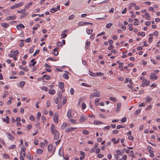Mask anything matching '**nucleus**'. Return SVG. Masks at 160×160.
<instances>
[{
	"label": "nucleus",
	"instance_id": "obj_18",
	"mask_svg": "<svg viewBox=\"0 0 160 160\" xmlns=\"http://www.w3.org/2000/svg\"><path fill=\"white\" fill-rule=\"evenodd\" d=\"M32 2H31L30 3H28L25 6V8L26 9H28V8L32 4Z\"/></svg>",
	"mask_w": 160,
	"mask_h": 160
},
{
	"label": "nucleus",
	"instance_id": "obj_44",
	"mask_svg": "<svg viewBox=\"0 0 160 160\" xmlns=\"http://www.w3.org/2000/svg\"><path fill=\"white\" fill-rule=\"evenodd\" d=\"M67 34L62 32L61 34V37L62 38H65L67 36Z\"/></svg>",
	"mask_w": 160,
	"mask_h": 160
},
{
	"label": "nucleus",
	"instance_id": "obj_47",
	"mask_svg": "<svg viewBox=\"0 0 160 160\" xmlns=\"http://www.w3.org/2000/svg\"><path fill=\"white\" fill-rule=\"evenodd\" d=\"M85 118L82 116H81L79 119V121L81 122H83L85 121Z\"/></svg>",
	"mask_w": 160,
	"mask_h": 160
},
{
	"label": "nucleus",
	"instance_id": "obj_4",
	"mask_svg": "<svg viewBox=\"0 0 160 160\" xmlns=\"http://www.w3.org/2000/svg\"><path fill=\"white\" fill-rule=\"evenodd\" d=\"M53 120L55 123H58V115L57 113H55Z\"/></svg>",
	"mask_w": 160,
	"mask_h": 160
},
{
	"label": "nucleus",
	"instance_id": "obj_20",
	"mask_svg": "<svg viewBox=\"0 0 160 160\" xmlns=\"http://www.w3.org/2000/svg\"><path fill=\"white\" fill-rule=\"evenodd\" d=\"M62 77L64 78L65 79H68L69 78V76L68 75V74L66 73H64L62 75Z\"/></svg>",
	"mask_w": 160,
	"mask_h": 160
},
{
	"label": "nucleus",
	"instance_id": "obj_25",
	"mask_svg": "<svg viewBox=\"0 0 160 160\" xmlns=\"http://www.w3.org/2000/svg\"><path fill=\"white\" fill-rule=\"evenodd\" d=\"M26 12V9H24L22 10L18 11H17V12L19 13H23L24 12Z\"/></svg>",
	"mask_w": 160,
	"mask_h": 160
},
{
	"label": "nucleus",
	"instance_id": "obj_64",
	"mask_svg": "<svg viewBox=\"0 0 160 160\" xmlns=\"http://www.w3.org/2000/svg\"><path fill=\"white\" fill-rule=\"evenodd\" d=\"M127 158V156L126 155H124L122 158V160H126Z\"/></svg>",
	"mask_w": 160,
	"mask_h": 160
},
{
	"label": "nucleus",
	"instance_id": "obj_50",
	"mask_svg": "<svg viewBox=\"0 0 160 160\" xmlns=\"http://www.w3.org/2000/svg\"><path fill=\"white\" fill-rule=\"evenodd\" d=\"M96 76H102L104 74L102 72H101L96 73Z\"/></svg>",
	"mask_w": 160,
	"mask_h": 160
},
{
	"label": "nucleus",
	"instance_id": "obj_2",
	"mask_svg": "<svg viewBox=\"0 0 160 160\" xmlns=\"http://www.w3.org/2000/svg\"><path fill=\"white\" fill-rule=\"evenodd\" d=\"M95 92H93L90 95V98L91 99L94 98V97H99L100 96V92L97 90H94Z\"/></svg>",
	"mask_w": 160,
	"mask_h": 160
},
{
	"label": "nucleus",
	"instance_id": "obj_7",
	"mask_svg": "<svg viewBox=\"0 0 160 160\" xmlns=\"http://www.w3.org/2000/svg\"><path fill=\"white\" fill-rule=\"evenodd\" d=\"M16 18V16L15 15H13L11 16H9L7 17L6 19V20L7 21L11 20H14Z\"/></svg>",
	"mask_w": 160,
	"mask_h": 160
},
{
	"label": "nucleus",
	"instance_id": "obj_14",
	"mask_svg": "<svg viewBox=\"0 0 160 160\" xmlns=\"http://www.w3.org/2000/svg\"><path fill=\"white\" fill-rule=\"evenodd\" d=\"M90 42L88 41L86 43V48L87 49H89L90 47Z\"/></svg>",
	"mask_w": 160,
	"mask_h": 160
},
{
	"label": "nucleus",
	"instance_id": "obj_21",
	"mask_svg": "<svg viewBox=\"0 0 160 160\" xmlns=\"http://www.w3.org/2000/svg\"><path fill=\"white\" fill-rule=\"evenodd\" d=\"M86 22H85L82 21L78 23V25L79 26H83L86 25Z\"/></svg>",
	"mask_w": 160,
	"mask_h": 160
},
{
	"label": "nucleus",
	"instance_id": "obj_28",
	"mask_svg": "<svg viewBox=\"0 0 160 160\" xmlns=\"http://www.w3.org/2000/svg\"><path fill=\"white\" fill-rule=\"evenodd\" d=\"M145 15L146 16V19L147 20H149L150 19V17L149 14L148 13H145Z\"/></svg>",
	"mask_w": 160,
	"mask_h": 160
},
{
	"label": "nucleus",
	"instance_id": "obj_33",
	"mask_svg": "<svg viewBox=\"0 0 160 160\" xmlns=\"http://www.w3.org/2000/svg\"><path fill=\"white\" fill-rule=\"evenodd\" d=\"M25 84V82L24 81H22L20 82L19 85L21 87H22Z\"/></svg>",
	"mask_w": 160,
	"mask_h": 160
},
{
	"label": "nucleus",
	"instance_id": "obj_29",
	"mask_svg": "<svg viewBox=\"0 0 160 160\" xmlns=\"http://www.w3.org/2000/svg\"><path fill=\"white\" fill-rule=\"evenodd\" d=\"M89 74L91 76H92L93 77L96 76V73H95L93 72H92L90 71H89Z\"/></svg>",
	"mask_w": 160,
	"mask_h": 160
},
{
	"label": "nucleus",
	"instance_id": "obj_22",
	"mask_svg": "<svg viewBox=\"0 0 160 160\" xmlns=\"http://www.w3.org/2000/svg\"><path fill=\"white\" fill-rule=\"evenodd\" d=\"M66 127V124L65 123H63L61 126L60 128L61 129L63 130Z\"/></svg>",
	"mask_w": 160,
	"mask_h": 160
},
{
	"label": "nucleus",
	"instance_id": "obj_24",
	"mask_svg": "<svg viewBox=\"0 0 160 160\" xmlns=\"http://www.w3.org/2000/svg\"><path fill=\"white\" fill-rule=\"evenodd\" d=\"M57 11V10L55 8H52L51 9V10H50V12L52 13H53L54 12H56Z\"/></svg>",
	"mask_w": 160,
	"mask_h": 160
},
{
	"label": "nucleus",
	"instance_id": "obj_12",
	"mask_svg": "<svg viewBox=\"0 0 160 160\" xmlns=\"http://www.w3.org/2000/svg\"><path fill=\"white\" fill-rule=\"evenodd\" d=\"M44 78L46 80H49L50 79V77L47 75H44L41 78L42 80L43 79V78Z\"/></svg>",
	"mask_w": 160,
	"mask_h": 160
},
{
	"label": "nucleus",
	"instance_id": "obj_36",
	"mask_svg": "<svg viewBox=\"0 0 160 160\" xmlns=\"http://www.w3.org/2000/svg\"><path fill=\"white\" fill-rule=\"evenodd\" d=\"M28 12H26L25 13L22 14L20 16V18H24L25 16H27L28 15Z\"/></svg>",
	"mask_w": 160,
	"mask_h": 160
},
{
	"label": "nucleus",
	"instance_id": "obj_58",
	"mask_svg": "<svg viewBox=\"0 0 160 160\" xmlns=\"http://www.w3.org/2000/svg\"><path fill=\"white\" fill-rule=\"evenodd\" d=\"M16 146L14 145H12L11 147L8 148L9 149H13L15 148Z\"/></svg>",
	"mask_w": 160,
	"mask_h": 160
},
{
	"label": "nucleus",
	"instance_id": "obj_46",
	"mask_svg": "<svg viewBox=\"0 0 160 160\" xmlns=\"http://www.w3.org/2000/svg\"><path fill=\"white\" fill-rule=\"evenodd\" d=\"M36 61H34L32 63H30L29 64V67H31L32 66H33L36 63Z\"/></svg>",
	"mask_w": 160,
	"mask_h": 160
},
{
	"label": "nucleus",
	"instance_id": "obj_62",
	"mask_svg": "<svg viewBox=\"0 0 160 160\" xmlns=\"http://www.w3.org/2000/svg\"><path fill=\"white\" fill-rule=\"evenodd\" d=\"M21 149L22 151H25L26 150V148L24 146H22Z\"/></svg>",
	"mask_w": 160,
	"mask_h": 160
},
{
	"label": "nucleus",
	"instance_id": "obj_38",
	"mask_svg": "<svg viewBox=\"0 0 160 160\" xmlns=\"http://www.w3.org/2000/svg\"><path fill=\"white\" fill-rule=\"evenodd\" d=\"M82 133L84 134L88 135L89 133V132L87 130H84L82 131Z\"/></svg>",
	"mask_w": 160,
	"mask_h": 160
},
{
	"label": "nucleus",
	"instance_id": "obj_35",
	"mask_svg": "<svg viewBox=\"0 0 160 160\" xmlns=\"http://www.w3.org/2000/svg\"><path fill=\"white\" fill-rule=\"evenodd\" d=\"M82 86H85L88 87H90L91 86L88 84H87L85 83H82L81 84Z\"/></svg>",
	"mask_w": 160,
	"mask_h": 160
},
{
	"label": "nucleus",
	"instance_id": "obj_23",
	"mask_svg": "<svg viewBox=\"0 0 160 160\" xmlns=\"http://www.w3.org/2000/svg\"><path fill=\"white\" fill-rule=\"evenodd\" d=\"M41 89L42 90L45 91V92H47L48 90V88L45 86L41 87Z\"/></svg>",
	"mask_w": 160,
	"mask_h": 160
},
{
	"label": "nucleus",
	"instance_id": "obj_17",
	"mask_svg": "<svg viewBox=\"0 0 160 160\" xmlns=\"http://www.w3.org/2000/svg\"><path fill=\"white\" fill-rule=\"evenodd\" d=\"M49 92L50 94L52 95L54 94L56 92L55 90L53 89H49Z\"/></svg>",
	"mask_w": 160,
	"mask_h": 160
},
{
	"label": "nucleus",
	"instance_id": "obj_63",
	"mask_svg": "<svg viewBox=\"0 0 160 160\" xmlns=\"http://www.w3.org/2000/svg\"><path fill=\"white\" fill-rule=\"evenodd\" d=\"M127 10V8H125L122 12V14H125L126 13V11Z\"/></svg>",
	"mask_w": 160,
	"mask_h": 160
},
{
	"label": "nucleus",
	"instance_id": "obj_43",
	"mask_svg": "<svg viewBox=\"0 0 160 160\" xmlns=\"http://www.w3.org/2000/svg\"><path fill=\"white\" fill-rule=\"evenodd\" d=\"M52 146L51 145H49L48 147V149L49 151H51L52 150Z\"/></svg>",
	"mask_w": 160,
	"mask_h": 160
},
{
	"label": "nucleus",
	"instance_id": "obj_10",
	"mask_svg": "<svg viewBox=\"0 0 160 160\" xmlns=\"http://www.w3.org/2000/svg\"><path fill=\"white\" fill-rule=\"evenodd\" d=\"M1 26L2 27H4L6 28H8L9 26V25L8 24L5 23H1Z\"/></svg>",
	"mask_w": 160,
	"mask_h": 160
},
{
	"label": "nucleus",
	"instance_id": "obj_26",
	"mask_svg": "<svg viewBox=\"0 0 160 160\" xmlns=\"http://www.w3.org/2000/svg\"><path fill=\"white\" fill-rule=\"evenodd\" d=\"M11 52L12 53L15 54V55H17L19 53V52L18 50H16L15 51L12 50L11 51Z\"/></svg>",
	"mask_w": 160,
	"mask_h": 160
},
{
	"label": "nucleus",
	"instance_id": "obj_8",
	"mask_svg": "<svg viewBox=\"0 0 160 160\" xmlns=\"http://www.w3.org/2000/svg\"><path fill=\"white\" fill-rule=\"evenodd\" d=\"M3 121L5 122L6 123H8L9 121V117L7 116H6V118H2Z\"/></svg>",
	"mask_w": 160,
	"mask_h": 160
},
{
	"label": "nucleus",
	"instance_id": "obj_30",
	"mask_svg": "<svg viewBox=\"0 0 160 160\" xmlns=\"http://www.w3.org/2000/svg\"><path fill=\"white\" fill-rule=\"evenodd\" d=\"M75 17V16L73 14H72L68 18V19L69 20H72Z\"/></svg>",
	"mask_w": 160,
	"mask_h": 160
},
{
	"label": "nucleus",
	"instance_id": "obj_61",
	"mask_svg": "<svg viewBox=\"0 0 160 160\" xmlns=\"http://www.w3.org/2000/svg\"><path fill=\"white\" fill-rule=\"evenodd\" d=\"M32 128V126L31 125H29L27 126V128L28 130H30Z\"/></svg>",
	"mask_w": 160,
	"mask_h": 160
},
{
	"label": "nucleus",
	"instance_id": "obj_9",
	"mask_svg": "<svg viewBox=\"0 0 160 160\" xmlns=\"http://www.w3.org/2000/svg\"><path fill=\"white\" fill-rule=\"evenodd\" d=\"M72 112V110L71 109H69L68 110L67 113V117H68V118H72V117L71 115Z\"/></svg>",
	"mask_w": 160,
	"mask_h": 160
},
{
	"label": "nucleus",
	"instance_id": "obj_52",
	"mask_svg": "<svg viewBox=\"0 0 160 160\" xmlns=\"http://www.w3.org/2000/svg\"><path fill=\"white\" fill-rule=\"evenodd\" d=\"M114 48L112 44H110L109 47L108 48V50H110Z\"/></svg>",
	"mask_w": 160,
	"mask_h": 160
},
{
	"label": "nucleus",
	"instance_id": "obj_13",
	"mask_svg": "<svg viewBox=\"0 0 160 160\" xmlns=\"http://www.w3.org/2000/svg\"><path fill=\"white\" fill-rule=\"evenodd\" d=\"M58 86L59 87V88L61 89L63 88L64 86V83L62 82H60L59 83Z\"/></svg>",
	"mask_w": 160,
	"mask_h": 160
},
{
	"label": "nucleus",
	"instance_id": "obj_51",
	"mask_svg": "<svg viewBox=\"0 0 160 160\" xmlns=\"http://www.w3.org/2000/svg\"><path fill=\"white\" fill-rule=\"evenodd\" d=\"M74 90L73 88H71L70 90V92L71 95H72L74 94Z\"/></svg>",
	"mask_w": 160,
	"mask_h": 160
},
{
	"label": "nucleus",
	"instance_id": "obj_54",
	"mask_svg": "<svg viewBox=\"0 0 160 160\" xmlns=\"http://www.w3.org/2000/svg\"><path fill=\"white\" fill-rule=\"evenodd\" d=\"M52 53L54 54L55 56H57L58 55V51H54L52 52Z\"/></svg>",
	"mask_w": 160,
	"mask_h": 160
},
{
	"label": "nucleus",
	"instance_id": "obj_59",
	"mask_svg": "<svg viewBox=\"0 0 160 160\" xmlns=\"http://www.w3.org/2000/svg\"><path fill=\"white\" fill-rule=\"evenodd\" d=\"M51 103L49 100H48L47 102V107L48 108L50 105Z\"/></svg>",
	"mask_w": 160,
	"mask_h": 160
},
{
	"label": "nucleus",
	"instance_id": "obj_11",
	"mask_svg": "<svg viewBox=\"0 0 160 160\" xmlns=\"http://www.w3.org/2000/svg\"><path fill=\"white\" fill-rule=\"evenodd\" d=\"M7 134L9 137L8 138L10 139L12 141H13L14 139V137L10 133H7Z\"/></svg>",
	"mask_w": 160,
	"mask_h": 160
},
{
	"label": "nucleus",
	"instance_id": "obj_57",
	"mask_svg": "<svg viewBox=\"0 0 160 160\" xmlns=\"http://www.w3.org/2000/svg\"><path fill=\"white\" fill-rule=\"evenodd\" d=\"M37 119H39L40 118L41 116V113L40 112H38L37 114Z\"/></svg>",
	"mask_w": 160,
	"mask_h": 160
},
{
	"label": "nucleus",
	"instance_id": "obj_1",
	"mask_svg": "<svg viewBox=\"0 0 160 160\" xmlns=\"http://www.w3.org/2000/svg\"><path fill=\"white\" fill-rule=\"evenodd\" d=\"M51 130L52 133L53 135L54 139L58 140L59 137V133L58 131L56 129L54 124L51 125Z\"/></svg>",
	"mask_w": 160,
	"mask_h": 160
},
{
	"label": "nucleus",
	"instance_id": "obj_56",
	"mask_svg": "<svg viewBox=\"0 0 160 160\" xmlns=\"http://www.w3.org/2000/svg\"><path fill=\"white\" fill-rule=\"evenodd\" d=\"M151 147L148 146L147 147V149L149 150L148 152L149 153H151L152 152H153L151 150Z\"/></svg>",
	"mask_w": 160,
	"mask_h": 160
},
{
	"label": "nucleus",
	"instance_id": "obj_16",
	"mask_svg": "<svg viewBox=\"0 0 160 160\" xmlns=\"http://www.w3.org/2000/svg\"><path fill=\"white\" fill-rule=\"evenodd\" d=\"M150 78L152 79L156 80L157 79L158 77L157 76L155 75V74H152L150 76Z\"/></svg>",
	"mask_w": 160,
	"mask_h": 160
},
{
	"label": "nucleus",
	"instance_id": "obj_53",
	"mask_svg": "<svg viewBox=\"0 0 160 160\" xmlns=\"http://www.w3.org/2000/svg\"><path fill=\"white\" fill-rule=\"evenodd\" d=\"M57 94L58 95V97L60 99H61L62 97V93L60 92H58Z\"/></svg>",
	"mask_w": 160,
	"mask_h": 160
},
{
	"label": "nucleus",
	"instance_id": "obj_34",
	"mask_svg": "<svg viewBox=\"0 0 160 160\" xmlns=\"http://www.w3.org/2000/svg\"><path fill=\"white\" fill-rule=\"evenodd\" d=\"M146 98V102H149L151 101V100H152V99L151 98H150L148 96H147Z\"/></svg>",
	"mask_w": 160,
	"mask_h": 160
},
{
	"label": "nucleus",
	"instance_id": "obj_31",
	"mask_svg": "<svg viewBox=\"0 0 160 160\" xmlns=\"http://www.w3.org/2000/svg\"><path fill=\"white\" fill-rule=\"evenodd\" d=\"M132 24H129L128 25V26L129 27V30L130 31H132L133 29V28L132 27Z\"/></svg>",
	"mask_w": 160,
	"mask_h": 160
},
{
	"label": "nucleus",
	"instance_id": "obj_6",
	"mask_svg": "<svg viewBox=\"0 0 160 160\" xmlns=\"http://www.w3.org/2000/svg\"><path fill=\"white\" fill-rule=\"evenodd\" d=\"M76 128H73V127H71L66 128L65 129V131L67 132H71L72 131L76 129Z\"/></svg>",
	"mask_w": 160,
	"mask_h": 160
},
{
	"label": "nucleus",
	"instance_id": "obj_48",
	"mask_svg": "<svg viewBox=\"0 0 160 160\" xmlns=\"http://www.w3.org/2000/svg\"><path fill=\"white\" fill-rule=\"evenodd\" d=\"M116 153H117V154L119 155H122V154L121 152V151L120 150H118L117 151Z\"/></svg>",
	"mask_w": 160,
	"mask_h": 160
},
{
	"label": "nucleus",
	"instance_id": "obj_3",
	"mask_svg": "<svg viewBox=\"0 0 160 160\" xmlns=\"http://www.w3.org/2000/svg\"><path fill=\"white\" fill-rule=\"evenodd\" d=\"M23 4V2H20L19 3H17L15 5H14L12 6L11 8L12 9H14L18 7H19L20 6H22Z\"/></svg>",
	"mask_w": 160,
	"mask_h": 160
},
{
	"label": "nucleus",
	"instance_id": "obj_41",
	"mask_svg": "<svg viewBox=\"0 0 160 160\" xmlns=\"http://www.w3.org/2000/svg\"><path fill=\"white\" fill-rule=\"evenodd\" d=\"M143 82H145V85L147 86H148V84L150 83V81H147L146 79H144L143 80Z\"/></svg>",
	"mask_w": 160,
	"mask_h": 160
},
{
	"label": "nucleus",
	"instance_id": "obj_37",
	"mask_svg": "<svg viewBox=\"0 0 160 160\" xmlns=\"http://www.w3.org/2000/svg\"><path fill=\"white\" fill-rule=\"evenodd\" d=\"M82 107L83 109H85L86 107V105L85 103L82 102Z\"/></svg>",
	"mask_w": 160,
	"mask_h": 160
},
{
	"label": "nucleus",
	"instance_id": "obj_39",
	"mask_svg": "<svg viewBox=\"0 0 160 160\" xmlns=\"http://www.w3.org/2000/svg\"><path fill=\"white\" fill-rule=\"evenodd\" d=\"M92 31L93 30L92 29H88L86 31V32L88 34H91Z\"/></svg>",
	"mask_w": 160,
	"mask_h": 160
},
{
	"label": "nucleus",
	"instance_id": "obj_45",
	"mask_svg": "<svg viewBox=\"0 0 160 160\" xmlns=\"http://www.w3.org/2000/svg\"><path fill=\"white\" fill-rule=\"evenodd\" d=\"M127 119V118L126 117H124V118H122L121 120V122H124L126 121Z\"/></svg>",
	"mask_w": 160,
	"mask_h": 160
},
{
	"label": "nucleus",
	"instance_id": "obj_49",
	"mask_svg": "<svg viewBox=\"0 0 160 160\" xmlns=\"http://www.w3.org/2000/svg\"><path fill=\"white\" fill-rule=\"evenodd\" d=\"M141 109H138L136 112H135V114L136 115H138L139 113V112H141Z\"/></svg>",
	"mask_w": 160,
	"mask_h": 160
},
{
	"label": "nucleus",
	"instance_id": "obj_32",
	"mask_svg": "<svg viewBox=\"0 0 160 160\" xmlns=\"http://www.w3.org/2000/svg\"><path fill=\"white\" fill-rule=\"evenodd\" d=\"M42 150L41 149H38L37 150V152L38 154H41L42 153Z\"/></svg>",
	"mask_w": 160,
	"mask_h": 160
},
{
	"label": "nucleus",
	"instance_id": "obj_5",
	"mask_svg": "<svg viewBox=\"0 0 160 160\" xmlns=\"http://www.w3.org/2000/svg\"><path fill=\"white\" fill-rule=\"evenodd\" d=\"M16 28L18 30H20L22 28H25V27L23 24L20 23L16 26Z\"/></svg>",
	"mask_w": 160,
	"mask_h": 160
},
{
	"label": "nucleus",
	"instance_id": "obj_27",
	"mask_svg": "<svg viewBox=\"0 0 160 160\" xmlns=\"http://www.w3.org/2000/svg\"><path fill=\"white\" fill-rule=\"evenodd\" d=\"M112 25V23H109L106 25V27L108 28H109Z\"/></svg>",
	"mask_w": 160,
	"mask_h": 160
},
{
	"label": "nucleus",
	"instance_id": "obj_40",
	"mask_svg": "<svg viewBox=\"0 0 160 160\" xmlns=\"http://www.w3.org/2000/svg\"><path fill=\"white\" fill-rule=\"evenodd\" d=\"M40 50H37L35 52L33 53V56L35 57L37 54L39 52Z\"/></svg>",
	"mask_w": 160,
	"mask_h": 160
},
{
	"label": "nucleus",
	"instance_id": "obj_55",
	"mask_svg": "<svg viewBox=\"0 0 160 160\" xmlns=\"http://www.w3.org/2000/svg\"><path fill=\"white\" fill-rule=\"evenodd\" d=\"M69 121L72 122L73 123H74V124L76 123V121L74 119H70V120Z\"/></svg>",
	"mask_w": 160,
	"mask_h": 160
},
{
	"label": "nucleus",
	"instance_id": "obj_19",
	"mask_svg": "<svg viewBox=\"0 0 160 160\" xmlns=\"http://www.w3.org/2000/svg\"><path fill=\"white\" fill-rule=\"evenodd\" d=\"M94 123L95 124H96V125H97V124H103V122L100 121H94Z\"/></svg>",
	"mask_w": 160,
	"mask_h": 160
},
{
	"label": "nucleus",
	"instance_id": "obj_60",
	"mask_svg": "<svg viewBox=\"0 0 160 160\" xmlns=\"http://www.w3.org/2000/svg\"><path fill=\"white\" fill-rule=\"evenodd\" d=\"M30 119L31 121H34L35 119V118L33 116L31 115L30 117Z\"/></svg>",
	"mask_w": 160,
	"mask_h": 160
},
{
	"label": "nucleus",
	"instance_id": "obj_42",
	"mask_svg": "<svg viewBox=\"0 0 160 160\" xmlns=\"http://www.w3.org/2000/svg\"><path fill=\"white\" fill-rule=\"evenodd\" d=\"M26 155L25 151H21V155L20 156L22 157H25Z\"/></svg>",
	"mask_w": 160,
	"mask_h": 160
},
{
	"label": "nucleus",
	"instance_id": "obj_15",
	"mask_svg": "<svg viewBox=\"0 0 160 160\" xmlns=\"http://www.w3.org/2000/svg\"><path fill=\"white\" fill-rule=\"evenodd\" d=\"M121 107V103H118L117 104V107L116 109V111L118 112L120 108Z\"/></svg>",
	"mask_w": 160,
	"mask_h": 160
}]
</instances>
